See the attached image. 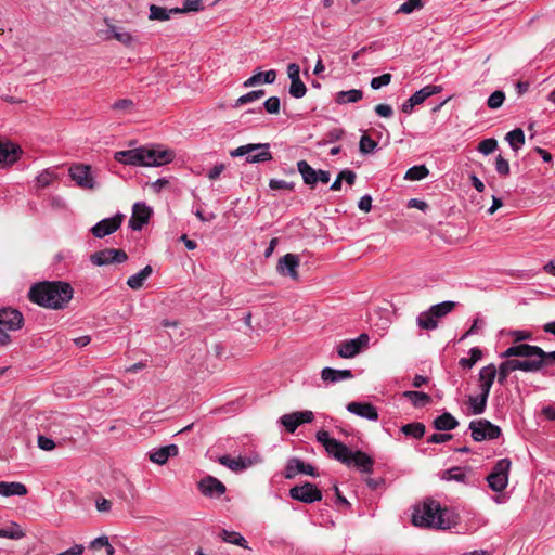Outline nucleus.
I'll list each match as a JSON object with an SVG mask.
<instances>
[{"instance_id": "cd10ccee", "label": "nucleus", "mask_w": 555, "mask_h": 555, "mask_svg": "<svg viewBox=\"0 0 555 555\" xmlns=\"http://www.w3.org/2000/svg\"><path fill=\"white\" fill-rule=\"evenodd\" d=\"M276 79V72L274 69H269L267 72H259L248 79H246L243 83L245 88L254 87L260 83L271 85Z\"/></svg>"}, {"instance_id": "4468645a", "label": "nucleus", "mask_w": 555, "mask_h": 555, "mask_svg": "<svg viewBox=\"0 0 555 555\" xmlns=\"http://www.w3.org/2000/svg\"><path fill=\"white\" fill-rule=\"evenodd\" d=\"M69 176L82 189L91 190L95 186L90 166L82 164L73 165L69 168Z\"/></svg>"}, {"instance_id": "58836bf2", "label": "nucleus", "mask_w": 555, "mask_h": 555, "mask_svg": "<svg viewBox=\"0 0 555 555\" xmlns=\"http://www.w3.org/2000/svg\"><path fill=\"white\" fill-rule=\"evenodd\" d=\"M416 323L417 325L423 328V330H427V331H431V330H435L437 328L438 326V321L435 320L434 315L431 314V312L428 310L426 311H423L421 312L417 318H416Z\"/></svg>"}, {"instance_id": "dca6fc26", "label": "nucleus", "mask_w": 555, "mask_h": 555, "mask_svg": "<svg viewBox=\"0 0 555 555\" xmlns=\"http://www.w3.org/2000/svg\"><path fill=\"white\" fill-rule=\"evenodd\" d=\"M122 218L121 214H117L114 217L103 219L91 228V233L98 238H103L120 228Z\"/></svg>"}, {"instance_id": "69168bd1", "label": "nucleus", "mask_w": 555, "mask_h": 555, "mask_svg": "<svg viewBox=\"0 0 555 555\" xmlns=\"http://www.w3.org/2000/svg\"><path fill=\"white\" fill-rule=\"evenodd\" d=\"M287 75H288V78L291 81H293V79H300V67L299 65H297L296 63H291L288 64L287 66Z\"/></svg>"}, {"instance_id": "c9c22d12", "label": "nucleus", "mask_w": 555, "mask_h": 555, "mask_svg": "<svg viewBox=\"0 0 555 555\" xmlns=\"http://www.w3.org/2000/svg\"><path fill=\"white\" fill-rule=\"evenodd\" d=\"M488 397L486 393L479 392L478 396H469L468 404L472 413L475 415L482 414L487 408Z\"/></svg>"}, {"instance_id": "f257e3e1", "label": "nucleus", "mask_w": 555, "mask_h": 555, "mask_svg": "<svg viewBox=\"0 0 555 555\" xmlns=\"http://www.w3.org/2000/svg\"><path fill=\"white\" fill-rule=\"evenodd\" d=\"M317 440L324 447L327 454L348 467H356L364 474L373 472L374 460L360 450L352 451L345 443L331 438L328 431L319 430Z\"/></svg>"}, {"instance_id": "c03bdc74", "label": "nucleus", "mask_w": 555, "mask_h": 555, "mask_svg": "<svg viewBox=\"0 0 555 555\" xmlns=\"http://www.w3.org/2000/svg\"><path fill=\"white\" fill-rule=\"evenodd\" d=\"M266 94L264 90H254L240 96L233 104L234 108L260 100Z\"/></svg>"}, {"instance_id": "ea45409f", "label": "nucleus", "mask_w": 555, "mask_h": 555, "mask_svg": "<svg viewBox=\"0 0 555 555\" xmlns=\"http://www.w3.org/2000/svg\"><path fill=\"white\" fill-rule=\"evenodd\" d=\"M175 14L172 9H166L156 4L150 5V15L149 18L152 21H160L165 22L168 21L171 15Z\"/></svg>"}, {"instance_id": "5fc2aeb1", "label": "nucleus", "mask_w": 555, "mask_h": 555, "mask_svg": "<svg viewBox=\"0 0 555 555\" xmlns=\"http://www.w3.org/2000/svg\"><path fill=\"white\" fill-rule=\"evenodd\" d=\"M376 146H377V143L373 139H371L369 135L361 137L359 149L362 154L372 153Z\"/></svg>"}, {"instance_id": "4c0bfd02", "label": "nucleus", "mask_w": 555, "mask_h": 555, "mask_svg": "<svg viewBox=\"0 0 555 555\" xmlns=\"http://www.w3.org/2000/svg\"><path fill=\"white\" fill-rule=\"evenodd\" d=\"M456 306V302L454 301H442L440 304L434 305L429 308V311L434 315L435 320L438 321V319H441L446 317L448 313H450L454 307Z\"/></svg>"}, {"instance_id": "39448f33", "label": "nucleus", "mask_w": 555, "mask_h": 555, "mask_svg": "<svg viewBox=\"0 0 555 555\" xmlns=\"http://www.w3.org/2000/svg\"><path fill=\"white\" fill-rule=\"evenodd\" d=\"M501 358H527L530 365V372L535 373L542 370L544 365L555 363V350L544 351L542 348L529 344H519L508 347Z\"/></svg>"}, {"instance_id": "13d9d810", "label": "nucleus", "mask_w": 555, "mask_h": 555, "mask_svg": "<svg viewBox=\"0 0 555 555\" xmlns=\"http://www.w3.org/2000/svg\"><path fill=\"white\" fill-rule=\"evenodd\" d=\"M391 81V75L390 74H383L378 77H374L370 85H371V88L374 89V90H378L380 89L382 87H385V86H388Z\"/></svg>"}, {"instance_id": "864d4df0", "label": "nucleus", "mask_w": 555, "mask_h": 555, "mask_svg": "<svg viewBox=\"0 0 555 555\" xmlns=\"http://www.w3.org/2000/svg\"><path fill=\"white\" fill-rule=\"evenodd\" d=\"M56 175L52 170L46 169L36 177V182L40 188H46L52 183Z\"/></svg>"}, {"instance_id": "c756f323", "label": "nucleus", "mask_w": 555, "mask_h": 555, "mask_svg": "<svg viewBox=\"0 0 555 555\" xmlns=\"http://www.w3.org/2000/svg\"><path fill=\"white\" fill-rule=\"evenodd\" d=\"M433 426L437 430L447 431L456 428L459 426V421L451 413L443 412L434 420Z\"/></svg>"}, {"instance_id": "0eeeda50", "label": "nucleus", "mask_w": 555, "mask_h": 555, "mask_svg": "<svg viewBox=\"0 0 555 555\" xmlns=\"http://www.w3.org/2000/svg\"><path fill=\"white\" fill-rule=\"evenodd\" d=\"M512 462L508 459L499 460L488 475L487 481L490 489L494 492H502L508 483V474Z\"/></svg>"}, {"instance_id": "bb28decb", "label": "nucleus", "mask_w": 555, "mask_h": 555, "mask_svg": "<svg viewBox=\"0 0 555 555\" xmlns=\"http://www.w3.org/2000/svg\"><path fill=\"white\" fill-rule=\"evenodd\" d=\"M353 374L350 370H335L332 367H324L321 371V378L325 383L335 384L341 380L351 379Z\"/></svg>"}, {"instance_id": "f704fd0d", "label": "nucleus", "mask_w": 555, "mask_h": 555, "mask_svg": "<svg viewBox=\"0 0 555 555\" xmlns=\"http://www.w3.org/2000/svg\"><path fill=\"white\" fill-rule=\"evenodd\" d=\"M505 140L508 142L512 150L519 151L525 144V133L522 129L516 128L506 133Z\"/></svg>"}, {"instance_id": "052dcab7", "label": "nucleus", "mask_w": 555, "mask_h": 555, "mask_svg": "<svg viewBox=\"0 0 555 555\" xmlns=\"http://www.w3.org/2000/svg\"><path fill=\"white\" fill-rule=\"evenodd\" d=\"M38 447L43 451H52L55 449L56 444L54 440L43 435L38 436Z\"/></svg>"}, {"instance_id": "b1692460", "label": "nucleus", "mask_w": 555, "mask_h": 555, "mask_svg": "<svg viewBox=\"0 0 555 555\" xmlns=\"http://www.w3.org/2000/svg\"><path fill=\"white\" fill-rule=\"evenodd\" d=\"M496 366L494 364H488L480 369L478 374L479 390L481 393L490 395L491 387L496 377Z\"/></svg>"}, {"instance_id": "7ed1b4c3", "label": "nucleus", "mask_w": 555, "mask_h": 555, "mask_svg": "<svg viewBox=\"0 0 555 555\" xmlns=\"http://www.w3.org/2000/svg\"><path fill=\"white\" fill-rule=\"evenodd\" d=\"M115 160L132 166H163L175 158V152L170 149L157 146H142L132 150L118 151L114 155Z\"/></svg>"}, {"instance_id": "7c9ffc66", "label": "nucleus", "mask_w": 555, "mask_h": 555, "mask_svg": "<svg viewBox=\"0 0 555 555\" xmlns=\"http://www.w3.org/2000/svg\"><path fill=\"white\" fill-rule=\"evenodd\" d=\"M153 269L150 264L145 266L142 270H140L138 273L132 274L127 280V285L134 291H138L143 287L144 282L149 279V276L152 274Z\"/></svg>"}, {"instance_id": "423d86ee", "label": "nucleus", "mask_w": 555, "mask_h": 555, "mask_svg": "<svg viewBox=\"0 0 555 555\" xmlns=\"http://www.w3.org/2000/svg\"><path fill=\"white\" fill-rule=\"evenodd\" d=\"M231 157L246 156L248 163H264L272 159L269 143L241 145L230 151Z\"/></svg>"}, {"instance_id": "2eb2a0df", "label": "nucleus", "mask_w": 555, "mask_h": 555, "mask_svg": "<svg viewBox=\"0 0 555 555\" xmlns=\"http://www.w3.org/2000/svg\"><path fill=\"white\" fill-rule=\"evenodd\" d=\"M314 418L312 411H298L289 414H284L280 417V423L286 428L288 433H294L297 427L304 423H310Z\"/></svg>"}, {"instance_id": "f8f14e48", "label": "nucleus", "mask_w": 555, "mask_h": 555, "mask_svg": "<svg viewBox=\"0 0 555 555\" xmlns=\"http://www.w3.org/2000/svg\"><path fill=\"white\" fill-rule=\"evenodd\" d=\"M128 259L127 254L122 249L106 248L95 251L90 256V261L94 266H107L112 263H122Z\"/></svg>"}, {"instance_id": "aec40b11", "label": "nucleus", "mask_w": 555, "mask_h": 555, "mask_svg": "<svg viewBox=\"0 0 555 555\" xmlns=\"http://www.w3.org/2000/svg\"><path fill=\"white\" fill-rule=\"evenodd\" d=\"M22 149L10 141H0V167L11 166L17 162Z\"/></svg>"}, {"instance_id": "6e6d98bb", "label": "nucleus", "mask_w": 555, "mask_h": 555, "mask_svg": "<svg viewBox=\"0 0 555 555\" xmlns=\"http://www.w3.org/2000/svg\"><path fill=\"white\" fill-rule=\"evenodd\" d=\"M465 478L466 474L461 467H452L444 472V479L447 480L464 481Z\"/></svg>"}, {"instance_id": "72a5a7b5", "label": "nucleus", "mask_w": 555, "mask_h": 555, "mask_svg": "<svg viewBox=\"0 0 555 555\" xmlns=\"http://www.w3.org/2000/svg\"><path fill=\"white\" fill-rule=\"evenodd\" d=\"M442 91L441 86H433L428 85L416 91L411 95V102H414L416 105L422 104L426 99L431 95L438 94Z\"/></svg>"}, {"instance_id": "3c124183", "label": "nucleus", "mask_w": 555, "mask_h": 555, "mask_svg": "<svg viewBox=\"0 0 555 555\" xmlns=\"http://www.w3.org/2000/svg\"><path fill=\"white\" fill-rule=\"evenodd\" d=\"M307 92V88L305 86V83L301 81V79H293V81H291V86H289V94L295 98V99H301L305 96Z\"/></svg>"}, {"instance_id": "338daca9", "label": "nucleus", "mask_w": 555, "mask_h": 555, "mask_svg": "<svg viewBox=\"0 0 555 555\" xmlns=\"http://www.w3.org/2000/svg\"><path fill=\"white\" fill-rule=\"evenodd\" d=\"M338 177L345 180L349 185H352L356 181V173L352 170L344 169L338 173Z\"/></svg>"}, {"instance_id": "f03ea898", "label": "nucleus", "mask_w": 555, "mask_h": 555, "mask_svg": "<svg viewBox=\"0 0 555 555\" xmlns=\"http://www.w3.org/2000/svg\"><path fill=\"white\" fill-rule=\"evenodd\" d=\"M73 294V287L66 282H41L30 287L28 298L41 307L57 310L70 301Z\"/></svg>"}, {"instance_id": "e2e57ef3", "label": "nucleus", "mask_w": 555, "mask_h": 555, "mask_svg": "<svg viewBox=\"0 0 555 555\" xmlns=\"http://www.w3.org/2000/svg\"><path fill=\"white\" fill-rule=\"evenodd\" d=\"M133 106V102L132 100H129V99H121V100H118L116 101L113 105H112V108L115 109V111H124V112H127V111H130Z\"/></svg>"}, {"instance_id": "393cba45", "label": "nucleus", "mask_w": 555, "mask_h": 555, "mask_svg": "<svg viewBox=\"0 0 555 555\" xmlns=\"http://www.w3.org/2000/svg\"><path fill=\"white\" fill-rule=\"evenodd\" d=\"M347 410L356 414L360 417L366 418L369 421H377L378 412L376 408L367 402H350L347 405Z\"/></svg>"}, {"instance_id": "774afa93", "label": "nucleus", "mask_w": 555, "mask_h": 555, "mask_svg": "<svg viewBox=\"0 0 555 555\" xmlns=\"http://www.w3.org/2000/svg\"><path fill=\"white\" fill-rule=\"evenodd\" d=\"M358 207L360 210L369 212L372 208V197L370 195H363L358 203Z\"/></svg>"}, {"instance_id": "37998d69", "label": "nucleus", "mask_w": 555, "mask_h": 555, "mask_svg": "<svg viewBox=\"0 0 555 555\" xmlns=\"http://www.w3.org/2000/svg\"><path fill=\"white\" fill-rule=\"evenodd\" d=\"M401 431L406 436H411L413 438L420 439L425 434V425L422 423H417V422L410 423V424L403 425L401 427Z\"/></svg>"}, {"instance_id": "473e14b6", "label": "nucleus", "mask_w": 555, "mask_h": 555, "mask_svg": "<svg viewBox=\"0 0 555 555\" xmlns=\"http://www.w3.org/2000/svg\"><path fill=\"white\" fill-rule=\"evenodd\" d=\"M363 98V92L359 89H351L348 91H339L335 94V102L337 104L357 103Z\"/></svg>"}, {"instance_id": "0e129e2a", "label": "nucleus", "mask_w": 555, "mask_h": 555, "mask_svg": "<svg viewBox=\"0 0 555 555\" xmlns=\"http://www.w3.org/2000/svg\"><path fill=\"white\" fill-rule=\"evenodd\" d=\"M374 109L378 116L385 118H389L393 114V109L389 104H377Z\"/></svg>"}, {"instance_id": "8fccbe9b", "label": "nucleus", "mask_w": 555, "mask_h": 555, "mask_svg": "<svg viewBox=\"0 0 555 555\" xmlns=\"http://www.w3.org/2000/svg\"><path fill=\"white\" fill-rule=\"evenodd\" d=\"M505 100V93L501 90H496L493 93L490 94V96L487 100V105L491 109H498L500 108Z\"/></svg>"}, {"instance_id": "a878e982", "label": "nucleus", "mask_w": 555, "mask_h": 555, "mask_svg": "<svg viewBox=\"0 0 555 555\" xmlns=\"http://www.w3.org/2000/svg\"><path fill=\"white\" fill-rule=\"evenodd\" d=\"M179 453V448L176 444H168L165 447H160L158 449H154L149 453V459L151 462L164 465L167 463L169 457L177 456Z\"/></svg>"}, {"instance_id": "ddd939ff", "label": "nucleus", "mask_w": 555, "mask_h": 555, "mask_svg": "<svg viewBox=\"0 0 555 555\" xmlns=\"http://www.w3.org/2000/svg\"><path fill=\"white\" fill-rule=\"evenodd\" d=\"M297 169L306 184L313 186L317 182L327 183L331 175L326 170H315L306 160L297 162Z\"/></svg>"}, {"instance_id": "a18cd8bd", "label": "nucleus", "mask_w": 555, "mask_h": 555, "mask_svg": "<svg viewBox=\"0 0 555 555\" xmlns=\"http://www.w3.org/2000/svg\"><path fill=\"white\" fill-rule=\"evenodd\" d=\"M469 354V358H461L459 361L463 369H472L482 358V351L478 347H473Z\"/></svg>"}, {"instance_id": "603ef678", "label": "nucleus", "mask_w": 555, "mask_h": 555, "mask_svg": "<svg viewBox=\"0 0 555 555\" xmlns=\"http://www.w3.org/2000/svg\"><path fill=\"white\" fill-rule=\"evenodd\" d=\"M498 147V141L493 138L485 139L478 144V152L483 155H489L493 153Z\"/></svg>"}, {"instance_id": "680f3d73", "label": "nucleus", "mask_w": 555, "mask_h": 555, "mask_svg": "<svg viewBox=\"0 0 555 555\" xmlns=\"http://www.w3.org/2000/svg\"><path fill=\"white\" fill-rule=\"evenodd\" d=\"M269 186L271 190H283V189L293 190L294 183L287 182L285 180H280V179H271L269 182Z\"/></svg>"}, {"instance_id": "49530a36", "label": "nucleus", "mask_w": 555, "mask_h": 555, "mask_svg": "<svg viewBox=\"0 0 555 555\" xmlns=\"http://www.w3.org/2000/svg\"><path fill=\"white\" fill-rule=\"evenodd\" d=\"M203 0H183L182 8H172L175 14L198 12L203 9Z\"/></svg>"}, {"instance_id": "f3484780", "label": "nucleus", "mask_w": 555, "mask_h": 555, "mask_svg": "<svg viewBox=\"0 0 555 555\" xmlns=\"http://www.w3.org/2000/svg\"><path fill=\"white\" fill-rule=\"evenodd\" d=\"M300 263V259L298 255L295 254H286L282 258H280L276 271L283 276H289L292 280L297 281L298 275V267Z\"/></svg>"}, {"instance_id": "e433bc0d", "label": "nucleus", "mask_w": 555, "mask_h": 555, "mask_svg": "<svg viewBox=\"0 0 555 555\" xmlns=\"http://www.w3.org/2000/svg\"><path fill=\"white\" fill-rule=\"evenodd\" d=\"M403 397L409 399L415 408H421L431 402L430 396L422 391L408 390L403 392Z\"/></svg>"}, {"instance_id": "9b49d317", "label": "nucleus", "mask_w": 555, "mask_h": 555, "mask_svg": "<svg viewBox=\"0 0 555 555\" xmlns=\"http://www.w3.org/2000/svg\"><path fill=\"white\" fill-rule=\"evenodd\" d=\"M289 496L293 500L302 502V503H314L322 500V492L310 482H305L300 486H295L289 490Z\"/></svg>"}, {"instance_id": "412c9836", "label": "nucleus", "mask_w": 555, "mask_h": 555, "mask_svg": "<svg viewBox=\"0 0 555 555\" xmlns=\"http://www.w3.org/2000/svg\"><path fill=\"white\" fill-rule=\"evenodd\" d=\"M260 462V457L257 455L254 459L246 456H238L233 459L229 455H223L219 457V463L233 472H242L251 465Z\"/></svg>"}, {"instance_id": "9d476101", "label": "nucleus", "mask_w": 555, "mask_h": 555, "mask_svg": "<svg viewBox=\"0 0 555 555\" xmlns=\"http://www.w3.org/2000/svg\"><path fill=\"white\" fill-rule=\"evenodd\" d=\"M506 360L503 361L499 367H496V376H498V383L500 385H504L507 380L508 375L514 371H522L526 373L530 372V365L528 364L527 358H517V359H511L505 358Z\"/></svg>"}, {"instance_id": "6ab92c4d", "label": "nucleus", "mask_w": 555, "mask_h": 555, "mask_svg": "<svg viewBox=\"0 0 555 555\" xmlns=\"http://www.w3.org/2000/svg\"><path fill=\"white\" fill-rule=\"evenodd\" d=\"M151 215L152 209L145 203H135L132 207L129 227L134 231H140L149 222Z\"/></svg>"}, {"instance_id": "5701e85b", "label": "nucleus", "mask_w": 555, "mask_h": 555, "mask_svg": "<svg viewBox=\"0 0 555 555\" xmlns=\"http://www.w3.org/2000/svg\"><path fill=\"white\" fill-rule=\"evenodd\" d=\"M23 315L15 309H0V326L10 331H16L22 327Z\"/></svg>"}, {"instance_id": "a19ab883", "label": "nucleus", "mask_w": 555, "mask_h": 555, "mask_svg": "<svg viewBox=\"0 0 555 555\" xmlns=\"http://www.w3.org/2000/svg\"><path fill=\"white\" fill-rule=\"evenodd\" d=\"M219 537L224 542L247 548V542H246L245 538L243 535H241L238 532L222 529L221 532L219 533Z\"/></svg>"}, {"instance_id": "4d7b16f0", "label": "nucleus", "mask_w": 555, "mask_h": 555, "mask_svg": "<svg viewBox=\"0 0 555 555\" xmlns=\"http://www.w3.org/2000/svg\"><path fill=\"white\" fill-rule=\"evenodd\" d=\"M495 170L502 177L509 175V164L502 155H498L495 159Z\"/></svg>"}, {"instance_id": "bf43d9fd", "label": "nucleus", "mask_w": 555, "mask_h": 555, "mask_svg": "<svg viewBox=\"0 0 555 555\" xmlns=\"http://www.w3.org/2000/svg\"><path fill=\"white\" fill-rule=\"evenodd\" d=\"M263 107L269 114H278L280 112V99L278 96H270L264 101Z\"/></svg>"}, {"instance_id": "20e7f679", "label": "nucleus", "mask_w": 555, "mask_h": 555, "mask_svg": "<svg viewBox=\"0 0 555 555\" xmlns=\"http://www.w3.org/2000/svg\"><path fill=\"white\" fill-rule=\"evenodd\" d=\"M447 515L448 511L442 508L438 502L428 500L414 507L412 524L415 527L444 530L451 528L454 524Z\"/></svg>"}, {"instance_id": "4be33fe9", "label": "nucleus", "mask_w": 555, "mask_h": 555, "mask_svg": "<svg viewBox=\"0 0 555 555\" xmlns=\"http://www.w3.org/2000/svg\"><path fill=\"white\" fill-rule=\"evenodd\" d=\"M198 488L205 496H221L225 493V486L215 477L207 476L198 482Z\"/></svg>"}, {"instance_id": "c85d7f7f", "label": "nucleus", "mask_w": 555, "mask_h": 555, "mask_svg": "<svg viewBox=\"0 0 555 555\" xmlns=\"http://www.w3.org/2000/svg\"><path fill=\"white\" fill-rule=\"evenodd\" d=\"M106 31L111 37H113L126 47H131L135 42V38L129 31H126L121 27L107 24Z\"/></svg>"}, {"instance_id": "de8ad7c7", "label": "nucleus", "mask_w": 555, "mask_h": 555, "mask_svg": "<svg viewBox=\"0 0 555 555\" xmlns=\"http://www.w3.org/2000/svg\"><path fill=\"white\" fill-rule=\"evenodd\" d=\"M4 538L12 540H20L25 537L18 524L12 521L8 527L3 528Z\"/></svg>"}, {"instance_id": "6e6552de", "label": "nucleus", "mask_w": 555, "mask_h": 555, "mask_svg": "<svg viewBox=\"0 0 555 555\" xmlns=\"http://www.w3.org/2000/svg\"><path fill=\"white\" fill-rule=\"evenodd\" d=\"M469 429L472 430V438L477 442L494 440L502 434L499 426L485 418L472 421L469 423Z\"/></svg>"}, {"instance_id": "79ce46f5", "label": "nucleus", "mask_w": 555, "mask_h": 555, "mask_svg": "<svg viewBox=\"0 0 555 555\" xmlns=\"http://www.w3.org/2000/svg\"><path fill=\"white\" fill-rule=\"evenodd\" d=\"M429 171L425 165L413 166L405 172L404 179L410 181H418L428 176Z\"/></svg>"}, {"instance_id": "09e8293b", "label": "nucleus", "mask_w": 555, "mask_h": 555, "mask_svg": "<svg viewBox=\"0 0 555 555\" xmlns=\"http://www.w3.org/2000/svg\"><path fill=\"white\" fill-rule=\"evenodd\" d=\"M424 5L422 0H406L397 10L396 13L411 14Z\"/></svg>"}, {"instance_id": "a211bd4d", "label": "nucleus", "mask_w": 555, "mask_h": 555, "mask_svg": "<svg viewBox=\"0 0 555 555\" xmlns=\"http://www.w3.org/2000/svg\"><path fill=\"white\" fill-rule=\"evenodd\" d=\"M298 474H305L313 477L318 475L315 468L311 464L305 463L298 457H291L285 465L284 476L286 479H293Z\"/></svg>"}, {"instance_id": "1a4fd4ad", "label": "nucleus", "mask_w": 555, "mask_h": 555, "mask_svg": "<svg viewBox=\"0 0 555 555\" xmlns=\"http://www.w3.org/2000/svg\"><path fill=\"white\" fill-rule=\"evenodd\" d=\"M369 341V335L362 333L357 338L340 341L337 345V353L344 359L353 358L367 347Z\"/></svg>"}, {"instance_id": "2f4dec72", "label": "nucleus", "mask_w": 555, "mask_h": 555, "mask_svg": "<svg viewBox=\"0 0 555 555\" xmlns=\"http://www.w3.org/2000/svg\"><path fill=\"white\" fill-rule=\"evenodd\" d=\"M25 494H27V488L25 485H23L21 482L0 481V495H2V496H12V495L23 496Z\"/></svg>"}]
</instances>
